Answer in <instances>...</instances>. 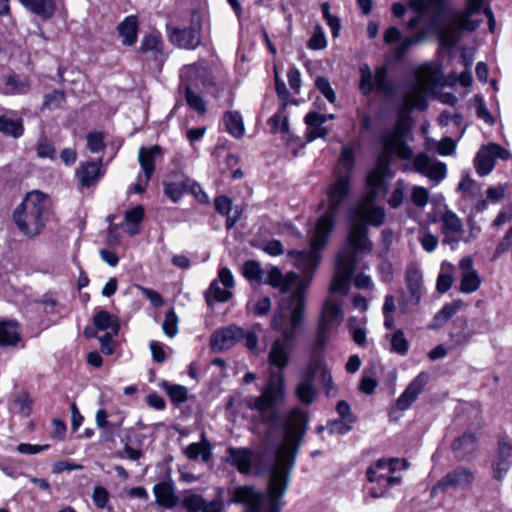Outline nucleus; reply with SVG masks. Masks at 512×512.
Returning a JSON list of instances; mask_svg holds the SVG:
<instances>
[{
    "label": "nucleus",
    "mask_w": 512,
    "mask_h": 512,
    "mask_svg": "<svg viewBox=\"0 0 512 512\" xmlns=\"http://www.w3.org/2000/svg\"><path fill=\"white\" fill-rule=\"evenodd\" d=\"M244 335V330L231 325L217 330L211 337V346L215 351H223L234 346Z\"/></svg>",
    "instance_id": "20"
},
{
    "label": "nucleus",
    "mask_w": 512,
    "mask_h": 512,
    "mask_svg": "<svg viewBox=\"0 0 512 512\" xmlns=\"http://www.w3.org/2000/svg\"><path fill=\"white\" fill-rule=\"evenodd\" d=\"M36 152L40 158L55 159L56 157V149L53 143L45 136L39 138Z\"/></svg>",
    "instance_id": "53"
},
{
    "label": "nucleus",
    "mask_w": 512,
    "mask_h": 512,
    "mask_svg": "<svg viewBox=\"0 0 512 512\" xmlns=\"http://www.w3.org/2000/svg\"><path fill=\"white\" fill-rule=\"evenodd\" d=\"M226 452V461L235 466L240 473L246 474L250 471L252 466V453L249 449L228 447Z\"/></svg>",
    "instance_id": "26"
},
{
    "label": "nucleus",
    "mask_w": 512,
    "mask_h": 512,
    "mask_svg": "<svg viewBox=\"0 0 512 512\" xmlns=\"http://www.w3.org/2000/svg\"><path fill=\"white\" fill-rule=\"evenodd\" d=\"M411 201L417 207H424L429 201V191L422 186H413L411 191Z\"/></svg>",
    "instance_id": "59"
},
{
    "label": "nucleus",
    "mask_w": 512,
    "mask_h": 512,
    "mask_svg": "<svg viewBox=\"0 0 512 512\" xmlns=\"http://www.w3.org/2000/svg\"><path fill=\"white\" fill-rule=\"evenodd\" d=\"M486 4V0H466V7L458 16L460 29L473 32L483 22L482 19H473V15L479 13Z\"/></svg>",
    "instance_id": "22"
},
{
    "label": "nucleus",
    "mask_w": 512,
    "mask_h": 512,
    "mask_svg": "<svg viewBox=\"0 0 512 512\" xmlns=\"http://www.w3.org/2000/svg\"><path fill=\"white\" fill-rule=\"evenodd\" d=\"M428 380V373H419L397 399V409L401 411L407 410L416 401L419 394L423 391L424 387L426 386Z\"/></svg>",
    "instance_id": "18"
},
{
    "label": "nucleus",
    "mask_w": 512,
    "mask_h": 512,
    "mask_svg": "<svg viewBox=\"0 0 512 512\" xmlns=\"http://www.w3.org/2000/svg\"><path fill=\"white\" fill-rule=\"evenodd\" d=\"M224 122L229 134L235 138L243 137L245 133L244 123L238 111H228L224 114Z\"/></svg>",
    "instance_id": "38"
},
{
    "label": "nucleus",
    "mask_w": 512,
    "mask_h": 512,
    "mask_svg": "<svg viewBox=\"0 0 512 512\" xmlns=\"http://www.w3.org/2000/svg\"><path fill=\"white\" fill-rule=\"evenodd\" d=\"M32 13L44 19L51 18L56 10L54 0H19Z\"/></svg>",
    "instance_id": "35"
},
{
    "label": "nucleus",
    "mask_w": 512,
    "mask_h": 512,
    "mask_svg": "<svg viewBox=\"0 0 512 512\" xmlns=\"http://www.w3.org/2000/svg\"><path fill=\"white\" fill-rule=\"evenodd\" d=\"M180 89L186 90V86L189 85L191 88L197 85L198 70L194 65L185 66L180 72Z\"/></svg>",
    "instance_id": "49"
},
{
    "label": "nucleus",
    "mask_w": 512,
    "mask_h": 512,
    "mask_svg": "<svg viewBox=\"0 0 512 512\" xmlns=\"http://www.w3.org/2000/svg\"><path fill=\"white\" fill-rule=\"evenodd\" d=\"M478 190L479 188L476 182L469 175L462 177L458 185V191L467 194L468 196H475Z\"/></svg>",
    "instance_id": "63"
},
{
    "label": "nucleus",
    "mask_w": 512,
    "mask_h": 512,
    "mask_svg": "<svg viewBox=\"0 0 512 512\" xmlns=\"http://www.w3.org/2000/svg\"><path fill=\"white\" fill-rule=\"evenodd\" d=\"M455 269V266L447 261H443L441 264V270L437 277L436 289L439 293L444 294L452 287L453 277L451 272Z\"/></svg>",
    "instance_id": "41"
},
{
    "label": "nucleus",
    "mask_w": 512,
    "mask_h": 512,
    "mask_svg": "<svg viewBox=\"0 0 512 512\" xmlns=\"http://www.w3.org/2000/svg\"><path fill=\"white\" fill-rule=\"evenodd\" d=\"M156 503L165 508H174L178 503V497L171 483L160 482L153 488Z\"/></svg>",
    "instance_id": "32"
},
{
    "label": "nucleus",
    "mask_w": 512,
    "mask_h": 512,
    "mask_svg": "<svg viewBox=\"0 0 512 512\" xmlns=\"http://www.w3.org/2000/svg\"><path fill=\"white\" fill-rule=\"evenodd\" d=\"M510 152L496 143L482 147L474 160L475 169L480 176L488 175L495 166L496 159L507 160Z\"/></svg>",
    "instance_id": "15"
},
{
    "label": "nucleus",
    "mask_w": 512,
    "mask_h": 512,
    "mask_svg": "<svg viewBox=\"0 0 512 512\" xmlns=\"http://www.w3.org/2000/svg\"><path fill=\"white\" fill-rule=\"evenodd\" d=\"M309 49L321 50L327 46V40L323 28L320 25H316L314 32L307 44Z\"/></svg>",
    "instance_id": "55"
},
{
    "label": "nucleus",
    "mask_w": 512,
    "mask_h": 512,
    "mask_svg": "<svg viewBox=\"0 0 512 512\" xmlns=\"http://www.w3.org/2000/svg\"><path fill=\"white\" fill-rule=\"evenodd\" d=\"M139 52L158 64L165 60L164 43L159 32H152L143 36L139 46Z\"/></svg>",
    "instance_id": "19"
},
{
    "label": "nucleus",
    "mask_w": 512,
    "mask_h": 512,
    "mask_svg": "<svg viewBox=\"0 0 512 512\" xmlns=\"http://www.w3.org/2000/svg\"><path fill=\"white\" fill-rule=\"evenodd\" d=\"M405 192L406 183L403 180H398L388 201L389 205L392 208H398L403 203Z\"/></svg>",
    "instance_id": "58"
},
{
    "label": "nucleus",
    "mask_w": 512,
    "mask_h": 512,
    "mask_svg": "<svg viewBox=\"0 0 512 512\" xmlns=\"http://www.w3.org/2000/svg\"><path fill=\"white\" fill-rule=\"evenodd\" d=\"M334 294L343 296L339 292H332L330 290V295L323 305L318 324L316 339L313 345L315 353L324 349L330 340L332 332L338 328L343 319L341 303L335 299Z\"/></svg>",
    "instance_id": "7"
},
{
    "label": "nucleus",
    "mask_w": 512,
    "mask_h": 512,
    "mask_svg": "<svg viewBox=\"0 0 512 512\" xmlns=\"http://www.w3.org/2000/svg\"><path fill=\"white\" fill-rule=\"evenodd\" d=\"M138 26V18L135 15L127 16L119 23L117 30L123 45L132 46L136 43L138 38Z\"/></svg>",
    "instance_id": "30"
},
{
    "label": "nucleus",
    "mask_w": 512,
    "mask_h": 512,
    "mask_svg": "<svg viewBox=\"0 0 512 512\" xmlns=\"http://www.w3.org/2000/svg\"><path fill=\"white\" fill-rule=\"evenodd\" d=\"M92 500L96 507L103 509L109 500V493L103 486H96L93 489Z\"/></svg>",
    "instance_id": "64"
},
{
    "label": "nucleus",
    "mask_w": 512,
    "mask_h": 512,
    "mask_svg": "<svg viewBox=\"0 0 512 512\" xmlns=\"http://www.w3.org/2000/svg\"><path fill=\"white\" fill-rule=\"evenodd\" d=\"M391 352L399 355H406L409 350V342L407 341L402 330H396L390 337Z\"/></svg>",
    "instance_id": "47"
},
{
    "label": "nucleus",
    "mask_w": 512,
    "mask_h": 512,
    "mask_svg": "<svg viewBox=\"0 0 512 512\" xmlns=\"http://www.w3.org/2000/svg\"><path fill=\"white\" fill-rule=\"evenodd\" d=\"M224 491L216 490V496L212 500H206L203 495L187 491L182 498V507L185 512H223L225 509Z\"/></svg>",
    "instance_id": "12"
},
{
    "label": "nucleus",
    "mask_w": 512,
    "mask_h": 512,
    "mask_svg": "<svg viewBox=\"0 0 512 512\" xmlns=\"http://www.w3.org/2000/svg\"><path fill=\"white\" fill-rule=\"evenodd\" d=\"M474 480V474L465 467H458L448 472L431 489V495L437 496L439 493L448 490H463L468 488Z\"/></svg>",
    "instance_id": "13"
},
{
    "label": "nucleus",
    "mask_w": 512,
    "mask_h": 512,
    "mask_svg": "<svg viewBox=\"0 0 512 512\" xmlns=\"http://www.w3.org/2000/svg\"><path fill=\"white\" fill-rule=\"evenodd\" d=\"M305 124L307 125L306 139L307 142H312L318 138H325L328 130L323 126L326 122V117L319 112H309L305 116Z\"/></svg>",
    "instance_id": "24"
},
{
    "label": "nucleus",
    "mask_w": 512,
    "mask_h": 512,
    "mask_svg": "<svg viewBox=\"0 0 512 512\" xmlns=\"http://www.w3.org/2000/svg\"><path fill=\"white\" fill-rule=\"evenodd\" d=\"M441 231L442 233L449 234H462L463 233V225L461 219L456 215L455 212L451 210H446L441 215Z\"/></svg>",
    "instance_id": "39"
},
{
    "label": "nucleus",
    "mask_w": 512,
    "mask_h": 512,
    "mask_svg": "<svg viewBox=\"0 0 512 512\" xmlns=\"http://www.w3.org/2000/svg\"><path fill=\"white\" fill-rule=\"evenodd\" d=\"M476 442L477 438L475 434L467 432L454 440L452 450L457 458L465 459L475 450Z\"/></svg>",
    "instance_id": "34"
},
{
    "label": "nucleus",
    "mask_w": 512,
    "mask_h": 512,
    "mask_svg": "<svg viewBox=\"0 0 512 512\" xmlns=\"http://www.w3.org/2000/svg\"><path fill=\"white\" fill-rule=\"evenodd\" d=\"M185 456L190 460L201 459L207 463L212 457V445L207 439L205 433L201 434V441L189 444L184 450Z\"/></svg>",
    "instance_id": "28"
},
{
    "label": "nucleus",
    "mask_w": 512,
    "mask_h": 512,
    "mask_svg": "<svg viewBox=\"0 0 512 512\" xmlns=\"http://www.w3.org/2000/svg\"><path fill=\"white\" fill-rule=\"evenodd\" d=\"M0 132L15 139L20 138L24 133L23 120L0 115Z\"/></svg>",
    "instance_id": "37"
},
{
    "label": "nucleus",
    "mask_w": 512,
    "mask_h": 512,
    "mask_svg": "<svg viewBox=\"0 0 512 512\" xmlns=\"http://www.w3.org/2000/svg\"><path fill=\"white\" fill-rule=\"evenodd\" d=\"M481 279L476 271H469L461 274L460 291L462 293H473L479 289Z\"/></svg>",
    "instance_id": "45"
},
{
    "label": "nucleus",
    "mask_w": 512,
    "mask_h": 512,
    "mask_svg": "<svg viewBox=\"0 0 512 512\" xmlns=\"http://www.w3.org/2000/svg\"><path fill=\"white\" fill-rule=\"evenodd\" d=\"M172 44L179 48L194 50L201 44V30L199 27H172L168 32Z\"/></svg>",
    "instance_id": "16"
},
{
    "label": "nucleus",
    "mask_w": 512,
    "mask_h": 512,
    "mask_svg": "<svg viewBox=\"0 0 512 512\" xmlns=\"http://www.w3.org/2000/svg\"><path fill=\"white\" fill-rule=\"evenodd\" d=\"M409 6L412 10L418 13L417 16L411 18L407 23V28L409 31L414 32L416 30L425 10L427 7L431 9V15L433 14V9L430 5V0H409Z\"/></svg>",
    "instance_id": "44"
},
{
    "label": "nucleus",
    "mask_w": 512,
    "mask_h": 512,
    "mask_svg": "<svg viewBox=\"0 0 512 512\" xmlns=\"http://www.w3.org/2000/svg\"><path fill=\"white\" fill-rule=\"evenodd\" d=\"M407 294H403L399 300V306L403 313H408L410 308L417 306L423 294L422 271L417 265H410L405 273Z\"/></svg>",
    "instance_id": "10"
},
{
    "label": "nucleus",
    "mask_w": 512,
    "mask_h": 512,
    "mask_svg": "<svg viewBox=\"0 0 512 512\" xmlns=\"http://www.w3.org/2000/svg\"><path fill=\"white\" fill-rule=\"evenodd\" d=\"M390 174V166L378 160L377 166L366 179L368 198L376 200L378 195L385 190V178Z\"/></svg>",
    "instance_id": "21"
},
{
    "label": "nucleus",
    "mask_w": 512,
    "mask_h": 512,
    "mask_svg": "<svg viewBox=\"0 0 512 512\" xmlns=\"http://www.w3.org/2000/svg\"><path fill=\"white\" fill-rule=\"evenodd\" d=\"M408 128L398 122L393 128L385 130L379 138L381 151L378 160L390 166L394 159L411 160L412 170L438 184L447 175L446 164L432 160L426 153L413 157V150L407 143Z\"/></svg>",
    "instance_id": "3"
},
{
    "label": "nucleus",
    "mask_w": 512,
    "mask_h": 512,
    "mask_svg": "<svg viewBox=\"0 0 512 512\" xmlns=\"http://www.w3.org/2000/svg\"><path fill=\"white\" fill-rule=\"evenodd\" d=\"M232 297V293L229 289L221 288L218 280H213L210 284L209 289L205 292V299L208 305L212 304V301L226 302Z\"/></svg>",
    "instance_id": "42"
},
{
    "label": "nucleus",
    "mask_w": 512,
    "mask_h": 512,
    "mask_svg": "<svg viewBox=\"0 0 512 512\" xmlns=\"http://www.w3.org/2000/svg\"><path fill=\"white\" fill-rule=\"evenodd\" d=\"M144 218V208L141 205H137L132 209H129L124 214V221L121 226L131 236L139 233V225Z\"/></svg>",
    "instance_id": "36"
},
{
    "label": "nucleus",
    "mask_w": 512,
    "mask_h": 512,
    "mask_svg": "<svg viewBox=\"0 0 512 512\" xmlns=\"http://www.w3.org/2000/svg\"><path fill=\"white\" fill-rule=\"evenodd\" d=\"M179 318L174 310H170L165 314L162 330L164 334L170 338H174L178 334Z\"/></svg>",
    "instance_id": "50"
},
{
    "label": "nucleus",
    "mask_w": 512,
    "mask_h": 512,
    "mask_svg": "<svg viewBox=\"0 0 512 512\" xmlns=\"http://www.w3.org/2000/svg\"><path fill=\"white\" fill-rule=\"evenodd\" d=\"M375 200L365 198L354 208L350 209L348 217L349 221H357L372 226H380L385 220V211L382 207L373 204Z\"/></svg>",
    "instance_id": "14"
},
{
    "label": "nucleus",
    "mask_w": 512,
    "mask_h": 512,
    "mask_svg": "<svg viewBox=\"0 0 512 512\" xmlns=\"http://www.w3.org/2000/svg\"><path fill=\"white\" fill-rule=\"evenodd\" d=\"M262 272L259 263L254 260L245 262L243 266V275L249 280L260 281Z\"/></svg>",
    "instance_id": "60"
},
{
    "label": "nucleus",
    "mask_w": 512,
    "mask_h": 512,
    "mask_svg": "<svg viewBox=\"0 0 512 512\" xmlns=\"http://www.w3.org/2000/svg\"><path fill=\"white\" fill-rule=\"evenodd\" d=\"M321 10L327 25L331 29L332 36L335 38L338 37L341 28L340 19L330 13V4L328 2L321 4Z\"/></svg>",
    "instance_id": "51"
},
{
    "label": "nucleus",
    "mask_w": 512,
    "mask_h": 512,
    "mask_svg": "<svg viewBox=\"0 0 512 512\" xmlns=\"http://www.w3.org/2000/svg\"><path fill=\"white\" fill-rule=\"evenodd\" d=\"M166 392L172 402L176 404L183 403L187 400V389L181 385H166Z\"/></svg>",
    "instance_id": "61"
},
{
    "label": "nucleus",
    "mask_w": 512,
    "mask_h": 512,
    "mask_svg": "<svg viewBox=\"0 0 512 512\" xmlns=\"http://www.w3.org/2000/svg\"><path fill=\"white\" fill-rule=\"evenodd\" d=\"M87 148L92 153H99L104 150V135L102 132L94 131L90 132L86 136Z\"/></svg>",
    "instance_id": "54"
},
{
    "label": "nucleus",
    "mask_w": 512,
    "mask_h": 512,
    "mask_svg": "<svg viewBox=\"0 0 512 512\" xmlns=\"http://www.w3.org/2000/svg\"><path fill=\"white\" fill-rule=\"evenodd\" d=\"M162 155L161 148L158 145L149 148L141 147L138 153L140 166L144 172L145 184H148L154 171L155 161Z\"/></svg>",
    "instance_id": "25"
},
{
    "label": "nucleus",
    "mask_w": 512,
    "mask_h": 512,
    "mask_svg": "<svg viewBox=\"0 0 512 512\" xmlns=\"http://www.w3.org/2000/svg\"><path fill=\"white\" fill-rule=\"evenodd\" d=\"M26 84L19 79L15 75H10L6 77L5 88L3 90L6 94H15L21 93L25 90Z\"/></svg>",
    "instance_id": "62"
},
{
    "label": "nucleus",
    "mask_w": 512,
    "mask_h": 512,
    "mask_svg": "<svg viewBox=\"0 0 512 512\" xmlns=\"http://www.w3.org/2000/svg\"><path fill=\"white\" fill-rule=\"evenodd\" d=\"M21 341V331L18 322L14 320L0 321V346H16Z\"/></svg>",
    "instance_id": "29"
},
{
    "label": "nucleus",
    "mask_w": 512,
    "mask_h": 512,
    "mask_svg": "<svg viewBox=\"0 0 512 512\" xmlns=\"http://www.w3.org/2000/svg\"><path fill=\"white\" fill-rule=\"evenodd\" d=\"M49 207L46 195L39 191L28 193L13 215L18 229L28 237L39 235L48 219Z\"/></svg>",
    "instance_id": "5"
},
{
    "label": "nucleus",
    "mask_w": 512,
    "mask_h": 512,
    "mask_svg": "<svg viewBox=\"0 0 512 512\" xmlns=\"http://www.w3.org/2000/svg\"><path fill=\"white\" fill-rule=\"evenodd\" d=\"M462 302L455 301L450 304H446L442 309L436 313L433 318V322L430 325L431 329H436L445 324L452 316H454L461 308Z\"/></svg>",
    "instance_id": "40"
},
{
    "label": "nucleus",
    "mask_w": 512,
    "mask_h": 512,
    "mask_svg": "<svg viewBox=\"0 0 512 512\" xmlns=\"http://www.w3.org/2000/svg\"><path fill=\"white\" fill-rule=\"evenodd\" d=\"M354 168V153L352 148L350 147H344L342 149L339 163L335 169V175H337V172L339 171L342 176H347L351 178L352 171Z\"/></svg>",
    "instance_id": "43"
},
{
    "label": "nucleus",
    "mask_w": 512,
    "mask_h": 512,
    "mask_svg": "<svg viewBox=\"0 0 512 512\" xmlns=\"http://www.w3.org/2000/svg\"><path fill=\"white\" fill-rule=\"evenodd\" d=\"M315 86L330 103L336 101L335 91L326 77L318 76L315 80Z\"/></svg>",
    "instance_id": "56"
},
{
    "label": "nucleus",
    "mask_w": 512,
    "mask_h": 512,
    "mask_svg": "<svg viewBox=\"0 0 512 512\" xmlns=\"http://www.w3.org/2000/svg\"><path fill=\"white\" fill-rule=\"evenodd\" d=\"M164 194L174 203H177L185 193L190 192L196 197L202 194L203 198H207L199 184L189 179L182 173H172L164 181Z\"/></svg>",
    "instance_id": "11"
},
{
    "label": "nucleus",
    "mask_w": 512,
    "mask_h": 512,
    "mask_svg": "<svg viewBox=\"0 0 512 512\" xmlns=\"http://www.w3.org/2000/svg\"><path fill=\"white\" fill-rule=\"evenodd\" d=\"M377 466L378 468L386 470L387 473L391 474L398 469H406L409 466V464L405 459L399 460L397 458H391L388 461L384 459H379L377 461Z\"/></svg>",
    "instance_id": "57"
},
{
    "label": "nucleus",
    "mask_w": 512,
    "mask_h": 512,
    "mask_svg": "<svg viewBox=\"0 0 512 512\" xmlns=\"http://www.w3.org/2000/svg\"><path fill=\"white\" fill-rule=\"evenodd\" d=\"M430 5L433 14L430 15L427 26L414 30L412 37H406L400 42L395 51L397 58L403 57L413 45L423 42L431 32L437 33L443 44L451 45L455 42L453 25L443 22L444 13L449 11L447 0H430Z\"/></svg>",
    "instance_id": "6"
},
{
    "label": "nucleus",
    "mask_w": 512,
    "mask_h": 512,
    "mask_svg": "<svg viewBox=\"0 0 512 512\" xmlns=\"http://www.w3.org/2000/svg\"><path fill=\"white\" fill-rule=\"evenodd\" d=\"M267 283L282 293H287L295 288L290 296L281 299L271 322L272 329L280 332L282 337L273 341L268 354V362L281 371L290 362L294 340L303 321L304 292L308 283L300 279L295 272L283 274L275 266L268 271Z\"/></svg>",
    "instance_id": "1"
},
{
    "label": "nucleus",
    "mask_w": 512,
    "mask_h": 512,
    "mask_svg": "<svg viewBox=\"0 0 512 512\" xmlns=\"http://www.w3.org/2000/svg\"><path fill=\"white\" fill-rule=\"evenodd\" d=\"M436 82V75L430 69L418 72L415 86L404 97L406 105L411 109L425 110L426 94L433 89Z\"/></svg>",
    "instance_id": "9"
},
{
    "label": "nucleus",
    "mask_w": 512,
    "mask_h": 512,
    "mask_svg": "<svg viewBox=\"0 0 512 512\" xmlns=\"http://www.w3.org/2000/svg\"><path fill=\"white\" fill-rule=\"evenodd\" d=\"M359 90L363 96L368 97L372 93H377L385 97L395 95L397 86L388 76V67L380 65L371 70L368 64H363L359 68Z\"/></svg>",
    "instance_id": "8"
},
{
    "label": "nucleus",
    "mask_w": 512,
    "mask_h": 512,
    "mask_svg": "<svg viewBox=\"0 0 512 512\" xmlns=\"http://www.w3.org/2000/svg\"><path fill=\"white\" fill-rule=\"evenodd\" d=\"M93 323L97 330L106 331V334L117 335L120 329L118 318L106 310L98 311L93 317Z\"/></svg>",
    "instance_id": "33"
},
{
    "label": "nucleus",
    "mask_w": 512,
    "mask_h": 512,
    "mask_svg": "<svg viewBox=\"0 0 512 512\" xmlns=\"http://www.w3.org/2000/svg\"><path fill=\"white\" fill-rule=\"evenodd\" d=\"M315 371L309 364L301 373L300 380L295 387V395L298 400L305 404L311 405L317 395V390L314 385Z\"/></svg>",
    "instance_id": "17"
},
{
    "label": "nucleus",
    "mask_w": 512,
    "mask_h": 512,
    "mask_svg": "<svg viewBox=\"0 0 512 512\" xmlns=\"http://www.w3.org/2000/svg\"><path fill=\"white\" fill-rule=\"evenodd\" d=\"M373 243L368 238V228L364 223L350 221L347 236V247L343 248L337 256L336 267L331 281V291L346 295L350 289V282L355 271L358 254H369Z\"/></svg>",
    "instance_id": "4"
},
{
    "label": "nucleus",
    "mask_w": 512,
    "mask_h": 512,
    "mask_svg": "<svg viewBox=\"0 0 512 512\" xmlns=\"http://www.w3.org/2000/svg\"><path fill=\"white\" fill-rule=\"evenodd\" d=\"M185 100L189 107L199 114L203 115L206 113V103L203 98L195 93L189 85L186 86V90H184Z\"/></svg>",
    "instance_id": "48"
},
{
    "label": "nucleus",
    "mask_w": 512,
    "mask_h": 512,
    "mask_svg": "<svg viewBox=\"0 0 512 512\" xmlns=\"http://www.w3.org/2000/svg\"><path fill=\"white\" fill-rule=\"evenodd\" d=\"M102 159L98 162H85L81 163L79 168L76 170V176L84 187H90L94 185L102 177L101 168Z\"/></svg>",
    "instance_id": "27"
},
{
    "label": "nucleus",
    "mask_w": 512,
    "mask_h": 512,
    "mask_svg": "<svg viewBox=\"0 0 512 512\" xmlns=\"http://www.w3.org/2000/svg\"><path fill=\"white\" fill-rule=\"evenodd\" d=\"M418 241L420 242L422 248L428 252H433L438 246V238L428 229H421L418 232Z\"/></svg>",
    "instance_id": "52"
},
{
    "label": "nucleus",
    "mask_w": 512,
    "mask_h": 512,
    "mask_svg": "<svg viewBox=\"0 0 512 512\" xmlns=\"http://www.w3.org/2000/svg\"><path fill=\"white\" fill-rule=\"evenodd\" d=\"M66 100L65 92L62 90H53L50 93L44 95V101L42 104V109L45 110H55L62 107Z\"/></svg>",
    "instance_id": "46"
},
{
    "label": "nucleus",
    "mask_w": 512,
    "mask_h": 512,
    "mask_svg": "<svg viewBox=\"0 0 512 512\" xmlns=\"http://www.w3.org/2000/svg\"><path fill=\"white\" fill-rule=\"evenodd\" d=\"M315 371V375L320 373L321 383L328 397L335 396L336 389L334 387L331 371L327 368L325 358L322 355H316L310 363Z\"/></svg>",
    "instance_id": "31"
},
{
    "label": "nucleus",
    "mask_w": 512,
    "mask_h": 512,
    "mask_svg": "<svg viewBox=\"0 0 512 512\" xmlns=\"http://www.w3.org/2000/svg\"><path fill=\"white\" fill-rule=\"evenodd\" d=\"M351 191V178L342 176L338 171L334 181L327 190L328 210L318 219L310 248L306 250H289L287 255L294 258L296 267L304 278H311L321 261V250L325 247L329 234L335 226L338 209L347 201Z\"/></svg>",
    "instance_id": "2"
},
{
    "label": "nucleus",
    "mask_w": 512,
    "mask_h": 512,
    "mask_svg": "<svg viewBox=\"0 0 512 512\" xmlns=\"http://www.w3.org/2000/svg\"><path fill=\"white\" fill-rule=\"evenodd\" d=\"M512 465V444L507 440H500L498 454L494 464V476L496 479H502Z\"/></svg>",
    "instance_id": "23"
}]
</instances>
